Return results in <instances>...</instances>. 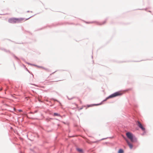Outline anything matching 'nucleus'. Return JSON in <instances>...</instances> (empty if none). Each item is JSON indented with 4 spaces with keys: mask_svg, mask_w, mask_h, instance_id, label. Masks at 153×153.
<instances>
[{
    "mask_svg": "<svg viewBox=\"0 0 153 153\" xmlns=\"http://www.w3.org/2000/svg\"><path fill=\"white\" fill-rule=\"evenodd\" d=\"M132 90V88H130L128 89H127L125 91H129L131 90Z\"/></svg>",
    "mask_w": 153,
    "mask_h": 153,
    "instance_id": "10",
    "label": "nucleus"
},
{
    "mask_svg": "<svg viewBox=\"0 0 153 153\" xmlns=\"http://www.w3.org/2000/svg\"><path fill=\"white\" fill-rule=\"evenodd\" d=\"M76 149L80 153H82V152L83 151L82 150V149L79 148H77Z\"/></svg>",
    "mask_w": 153,
    "mask_h": 153,
    "instance_id": "7",
    "label": "nucleus"
},
{
    "mask_svg": "<svg viewBox=\"0 0 153 153\" xmlns=\"http://www.w3.org/2000/svg\"><path fill=\"white\" fill-rule=\"evenodd\" d=\"M124 138L125 139L126 141V142L128 145L129 146L130 148L131 149H132L133 147L132 144L131 143H130L129 142V141L125 137H124Z\"/></svg>",
    "mask_w": 153,
    "mask_h": 153,
    "instance_id": "3",
    "label": "nucleus"
},
{
    "mask_svg": "<svg viewBox=\"0 0 153 153\" xmlns=\"http://www.w3.org/2000/svg\"><path fill=\"white\" fill-rule=\"evenodd\" d=\"M123 149H120L119 150L118 153H123Z\"/></svg>",
    "mask_w": 153,
    "mask_h": 153,
    "instance_id": "8",
    "label": "nucleus"
},
{
    "mask_svg": "<svg viewBox=\"0 0 153 153\" xmlns=\"http://www.w3.org/2000/svg\"><path fill=\"white\" fill-rule=\"evenodd\" d=\"M126 134L127 137L130 140L131 142H134L136 141L137 139L131 133L128 132L126 133Z\"/></svg>",
    "mask_w": 153,
    "mask_h": 153,
    "instance_id": "1",
    "label": "nucleus"
},
{
    "mask_svg": "<svg viewBox=\"0 0 153 153\" xmlns=\"http://www.w3.org/2000/svg\"><path fill=\"white\" fill-rule=\"evenodd\" d=\"M137 124L142 130L143 131L145 130V128L143 127L142 124L139 121H137Z\"/></svg>",
    "mask_w": 153,
    "mask_h": 153,
    "instance_id": "6",
    "label": "nucleus"
},
{
    "mask_svg": "<svg viewBox=\"0 0 153 153\" xmlns=\"http://www.w3.org/2000/svg\"><path fill=\"white\" fill-rule=\"evenodd\" d=\"M8 22H9L10 23H16V18H13L10 19L8 20Z\"/></svg>",
    "mask_w": 153,
    "mask_h": 153,
    "instance_id": "4",
    "label": "nucleus"
},
{
    "mask_svg": "<svg viewBox=\"0 0 153 153\" xmlns=\"http://www.w3.org/2000/svg\"><path fill=\"white\" fill-rule=\"evenodd\" d=\"M53 115L54 116H59V114L56 113H54L53 114Z\"/></svg>",
    "mask_w": 153,
    "mask_h": 153,
    "instance_id": "9",
    "label": "nucleus"
},
{
    "mask_svg": "<svg viewBox=\"0 0 153 153\" xmlns=\"http://www.w3.org/2000/svg\"><path fill=\"white\" fill-rule=\"evenodd\" d=\"M121 95V94L119 92H116L111 95H110L108 97V98H112V97H116L117 96H119V95Z\"/></svg>",
    "mask_w": 153,
    "mask_h": 153,
    "instance_id": "2",
    "label": "nucleus"
},
{
    "mask_svg": "<svg viewBox=\"0 0 153 153\" xmlns=\"http://www.w3.org/2000/svg\"><path fill=\"white\" fill-rule=\"evenodd\" d=\"M1 90H2V89H0V91H1Z\"/></svg>",
    "mask_w": 153,
    "mask_h": 153,
    "instance_id": "12",
    "label": "nucleus"
},
{
    "mask_svg": "<svg viewBox=\"0 0 153 153\" xmlns=\"http://www.w3.org/2000/svg\"><path fill=\"white\" fill-rule=\"evenodd\" d=\"M27 19H25L24 18H16V23L21 22L23 21H25Z\"/></svg>",
    "mask_w": 153,
    "mask_h": 153,
    "instance_id": "5",
    "label": "nucleus"
},
{
    "mask_svg": "<svg viewBox=\"0 0 153 153\" xmlns=\"http://www.w3.org/2000/svg\"><path fill=\"white\" fill-rule=\"evenodd\" d=\"M80 102H81V101H80Z\"/></svg>",
    "mask_w": 153,
    "mask_h": 153,
    "instance_id": "13",
    "label": "nucleus"
},
{
    "mask_svg": "<svg viewBox=\"0 0 153 153\" xmlns=\"http://www.w3.org/2000/svg\"><path fill=\"white\" fill-rule=\"evenodd\" d=\"M106 22V20H105L104 21V22H103V23H102V24H105Z\"/></svg>",
    "mask_w": 153,
    "mask_h": 153,
    "instance_id": "11",
    "label": "nucleus"
}]
</instances>
